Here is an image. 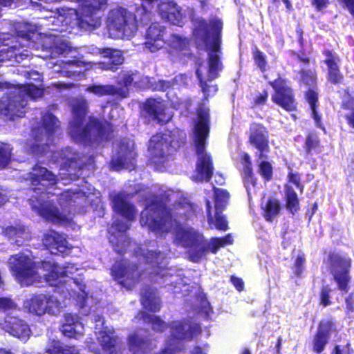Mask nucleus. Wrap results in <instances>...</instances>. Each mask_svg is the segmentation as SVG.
<instances>
[{
	"instance_id": "nucleus-1",
	"label": "nucleus",
	"mask_w": 354,
	"mask_h": 354,
	"mask_svg": "<svg viewBox=\"0 0 354 354\" xmlns=\"http://www.w3.org/2000/svg\"><path fill=\"white\" fill-rule=\"evenodd\" d=\"M178 195L172 190H167L155 196L152 202L141 212V225L147 226L149 230L160 234L167 233L176 225L174 243L178 246L189 248V258L194 263L200 262L209 252L216 254L220 248L232 243L230 234L207 241L203 234L193 227L178 226V218L192 219L201 211L196 205L186 198H179L174 209L167 207L166 202L176 199Z\"/></svg>"
},
{
	"instance_id": "nucleus-2",
	"label": "nucleus",
	"mask_w": 354,
	"mask_h": 354,
	"mask_svg": "<svg viewBox=\"0 0 354 354\" xmlns=\"http://www.w3.org/2000/svg\"><path fill=\"white\" fill-rule=\"evenodd\" d=\"M9 267L22 286L43 287L48 284L64 298L73 297L80 306L86 305V286L72 275L77 268L71 263L60 266L50 261L32 263L28 254L19 253L9 259Z\"/></svg>"
},
{
	"instance_id": "nucleus-3",
	"label": "nucleus",
	"mask_w": 354,
	"mask_h": 354,
	"mask_svg": "<svg viewBox=\"0 0 354 354\" xmlns=\"http://www.w3.org/2000/svg\"><path fill=\"white\" fill-rule=\"evenodd\" d=\"M34 194L28 200L32 209L47 220L70 223L71 207L75 205V194L67 190L61 192L53 188L57 177L46 168L38 165L28 174Z\"/></svg>"
},
{
	"instance_id": "nucleus-4",
	"label": "nucleus",
	"mask_w": 354,
	"mask_h": 354,
	"mask_svg": "<svg viewBox=\"0 0 354 354\" xmlns=\"http://www.w3.org/2000/svg\"><path fill=\"white\" fill-rule=\"evenodd\" d=\"M193 21L196 42L203 45L209 51L207 62L198 64L196 70L200 87L207 97L216 93L217 86L212 84V81L219 76L223 68L221 61L223 23L217 19H211L209 23L202 18H196Z\"/></svg>"
},
{
	"instance_id": "nucleus-5",
	"label": "nucleus",
	"mask_w": 354,
	"mask_h": 354,
	"mask_svg": "<svg viewBox=\"0 0 354 354\" xmlns=\"http://www.w3.org/2000/svg\"><path fill=\"white\" fill-rule=\"evenodd\" d=\"M169 250L166 249L155 250L138 248L136 251L139 261L149 265L146 268H142L127 260L116 262L112 267L111 274L118 282L127 289L132 287L139 281L149 275L151 281H158V277L164 279L163 282L180 285L177 276L165 270L167 266V255Z\"/></svg>"
},
{
	"instance_id": "nucleus-6",
	"label": "nucleus",
	"mask_w": 354,
	"mask_h": 354,
	"mask_svg": "<svg viewBox=\"0 0 354 354\" xmlns=\"http://www.w3.org/2000/svg\"><path fill=\"white\" fill-rule=\"evenodd\" d=\"M71 105L73 118L68 133L75 142L100 146L111 139L114 130L113 125L106 121L89 118L86 124L82 127L88 106L85 98L76 97L71 101Z\"/></svg>"
},
{
	"instance_id": "nucleus-7",
	"label": "nucleus",
	"mask_w": 354,
	"mask_h": 354,
	"mask_svg": "<svg viewBox=\"0 0 354 354\" xmlns=\"http://www.w3.org/2000/svg\"><path fill=\"white\" fill-rule=\"evenodd\" d=\"M197 116L193 129L192 140L198 160L196 174L192 178L196 182L209 181L214 170L212 158L205 151L210 126L209 108L201 104L197 109Z\"/></svg>"
},
{
	"instance_id": "nucleus-8",
	"label": "nucleus",
	"mask_w": 354,
	"mask_h": 354,
	"mask_svg": "<svg viewBox=\"0 0 354 354\" xmlns=\"http://www.w3.org/2000/svg\"><path fill=\"white\" fill-rule=\"evenodd\" d=\"M6 51L5 48L0 53ZM3 55H0V66L3 62ZM7 88L6 97H3L0 104V113L9 120L15 117L22 118L26 112V106L29 99L36 100L43 95V91L32 83L10 86L6 82H0V90Z\"/></svg>"
},
{
	"instance_id": "nucleus-9",
	"label": "nucleus",
	"mask_w": 354,
	"mask_h": 354,
	"mask_svg": "<svg viewBox=\"0 0 354 354\" xmlns=\"http://www.w3.org/2000/svg\"><path fill=\"white\" fill-rule=\"evenodd\" d=\"M113 208L115 212L126 218L116 220L109 230V242L113 250L118 254H123L131 245L126 231L129 228V221L135 216V207L129 203L122 194L111 196Z\"/></svg>"
},
{
	"instance_id": "nucleus-10",
	"label": "nucleus",
	"mask_w": 354,
	"mask_h": 354,
	"mask_svg": "<svg viewBox=\"0 0 354 354\" xmlns=\"http://www.w3.org/2000/svg\"><path fill=\"white\" fill-rule=\"evenodd\" d=\"M184 131L175 129L153 136L149 142V151L155 163L164 164L168 156L185 143Z\"/></svg>"
},
{
	"instance_id": "nucleus-11",
	"label": "nucleus",
	"mask_w": 354,
	"mask_h": 354,
	"mask_svg": "<svg viewBox=\"0 0 354 354\" xmlns=\"http://www.w3.org/2000/svg\"><path fill=\"white\" fill-rule=\"evenodd\" d=\"M94 321L95 333L101 348H98L94 342L87 341L88 348L95 354H122L123 349L122 340L114 335L113 329L104 326V318L99 315L94 316Z\"/></svg>"
},
{
	"instance_id": "nucleus-12",
	"label": "nucleus",
	"mask_w": 354,
	"mask_h": 354,
	"mask_svg": "<svg viewBox=\"0 0 354 354\" xmlns=\"http://www.w3.org/2000/svg\"><path fill=\"white\" fill-rule=\"evenodd\" d=\"M41 120L42 126L32 130L35 142L29 150L36 155H43L47 152V148L54 142V136L59 125L57 118L48 111L42 115Z\"/></svg>"
},
{
	"instance_id": "nucleus-13",
	"label": "nucleus",
	"mask_w": 354,
	"mask_h": 354,
	"mask_svg": "<svg viewBox=\"0 0 354 354\" xmlns=\"http://www.w3.org/2000/svg\"><path fill=\"white\" fill-rule=\"evenodd\" d=\"M60 157L64 160L65 166L68 167L66 173H63L62 175L68 176V178L62 177V179L68 183L67 180L74 181L77 180L81 176L83 175V169L85 167L88 169H93L94 160L91 156L86 161V158L80 156L72 147H68L62 149L60 153Z\"/></svg>"
},
{
	"instance_id": "nucleus-14",
	"label": "nucleus",
	"mask_w": 354,
	"mask_h": 354,
	"mask_svg": "<svg viewBox=\"0 0 354 354\" xmlns=\"http://www.w3.org/2000/svg\"><path fill=\"white\" fill-rule=\"evenodd\" d=\"M109 27L110 30L115 31V37L129 39L136 32L133 13L122 8L112 10L109 16Z\"/></svg>"
},
{
	"instance_id": "nucleus-15",
	"label": "nucleus",
	"mask_w": 354,
	"mask_h": 354,
	"mask_svg": "<svg viewBox=\"0 0 354 354\" xmlns=\"http://www.w3.org/2000/svg\"><path fill=\"white\" fill-rule=\"evenodd\" d=\"M24 307L30 313L39 316L45 313L55 315L60 312L61 304L54 296L40 294L33 295L26 299Z\"/></svg>"
},
{
	"instance_id": "nucleus-16",
	"label": "nucleus",
	"mask_w": 354,
	"mask_h": 354,
	"mask_svg": "<svg viewBox=\"0 0 354 354\" xmlns=\"http://www.w3.org/2000/svg\"><path fill=\"white\" fill-rule=\"evenodd\" d=\"M115 153L111 159V167L116 171L122 169L132 170L135 167L136 153L134 142L129 139H122L115 144Z\"/></svg>"
},
{
	"instance_id": "nucleus-17",
	"label": "nucleus",
	"mask_w": 354,
	"mask_h": 354,
	"mask_svg": "<svg viewBox=\"0 0 354 354\" xmlns=\"http://www.w3.org/2000/svg\"><path fill=\"white\" fill-rule=\"evenodd\" d=\"M329 258L330 273L337 282L339 289L346 292L350 279L348 272L351 267V259L335 253L330 254Z\"/></svg>"
},
{
	"instance_id": "nucleus-18",
	"label": "nucleus",
	"mask_w": 354,
	"mask_h": 354,
	"mask_svg": "<svg viewBox=\"0 0 354 354\" xmlns=\"http://www.w3.org/2000/svg\"><path fill=\"white\" fill-rule=\"evenodd\" d=\"M274 89L272 100L281 107L288 111H293L296 108V103L292 89L286 82L281 78L270 82Z\"/></svg>"
},
{
	"instance_id": "nucleus-19",
	"label": "nucleus",
	"mask_w": 354,
	"mask_h": 354,
	"mask_svg": "<svg viewBox=\"0 0 354 354\" xmlns=\"http://www.w3.org/2000/svg\"><path fill=\"white\" fill-rule=\"evenodd\" d=\"M86 49L91 54L102 55L104 60L99 64L104 70L115 71L124 62L122 53L120 50L111 48H100L95 46L87 47Z\"/></svg>"
},
{
	"instance_id": "nucleus-20",
	"label": "nucleus",
	"mask_w": 354,
	"mask_h": 354,
	"mask_svg": "<svg viewBox=\"0 0 354 354\" xmlns=\"http://www.w3.org/2000/svg\"><path fill=\"white\" fill-rule=\"evenodd\" d=\"M1 326L6 332L23 342H26L30 335L28 325L24 320L15 316L7 315L1 323Z\"/></svg>"
},
{
	"instance_id": "nucleus-21",
	"label": "nucleus",
	"mask_w": 354,
	"mask_h": 354,
	"mask_svg": "<svg viewBox=\"0 0 354 354\" xmlns=\"http://www.w3.org/2000/svg\"><path fill=\"white\" fill-rule=\"evenodd\" d=\"M43 244L52 254L68 255L71 250L66 238L55 231H50L44 235Z\"/></svg>"
},
{
	"instance_id": "nucleus-22",
	"label": "nucleus",
	"mask_w": 354,
	"mask_h": 354,
	"mask_svg": "<svg viewBox=\"0 0 354 354\" xmlns=\"http://www.w3.org/2000/svg\"><path fill=\"white\" fill-rule=\"evenodd\" d=\"M128 346L133 354H145L152 350L155 344L147 331L139 330L129 335Z\"/></svg>"
},
{
	"instance_id": "nucleus-23",
	"label": "nucleus",
	"mask_w": 354,
	"mask_h": 354,
	"mask_svg": "<svg viewBox=\"0 0 354 354\" xmlns=\"http://www.w3.org/2000/svg\"><path fill=\"white\" fill-rule=\"evenodd\" d=\"M165 28L158 23H152L146 31L145 48L151 53L161 49L165 44Z\"/></svg>"
},
{
	"instance_id": "nucleus-24",
	"label": "nucleus",
	"mask_w": 354,
	"mask_h": 354,
	"mask_svg": "<svg viewBox=\"0 0 354 354\" xmlns=\"http://www.w3.org/2000/svg\"><path fill=\"white\" fill-rule=\"evenodd\" d=\"M324 62L328 68V80L332 84H341L344 80V75L339 70L340 58L338 55L330 50H324Z\"/></svg>"
},
{
	"instance_id": "nucleus-25",
	"label": "nucleus",
	"mask_w": 354,
	"mask_h": 354,
	"mask_svg": "<svg viewBox=\"0 0 354 354\" xmlns=\"http://www.w3.org/2000/svg\"><path fill=\"white\" fill-rule=\"evenodd\" d=\"M145 110L153 120L162 124L169 121L172 117L167 112L165 102L160 100L148 99L145 104Z\"/></svg>"
},
{
	"instance_id": "nucleus-26",
	"label": "nucleus",
	"mask_w": 354,
	"mask_h": 354,
	"mask_svg": "<svg viewBox=\"0 0 354 354\" xmlns=\"http://www.w3.org/2000/svg\"><path fill=\"white\" fill-rule=\"evenodd\" d=\"M249 139L250 144L259 151V158H262L263 152L268 148V132L266 129L261 124H252L250 127Z\"/></svg>"
},
{
	"instance_id": "nucleus-27",
	"label": "nucleus",
	"mask_w": 354,
	"mask_h": 354,
	"mask_svg": "<svg viewBox=\"0 0 354 354\" xmlns=\"http://www.w3.org/2000/svg\"><path fill=\"white\" fill-rule=\"evenodd\" d=\"M158 12L163 20L169 23L181 26L183 19V15L181 8L174 2H163L158 5Z\"/></svg>"
},
{
	"instance_id": "nucleus-28",
	"label": "nucleus",
	"mask_w": 354,
	"mask_h": 354,
	"mask_svg": "<svg viewBox=\"0 0 354 354\" xmlns=\"http://www.w3.org/2000/svg\"><path fill=\"white\" fill-rule=\"evenodd\" d=\"M56 71L61 73L64 77H66L74 80H81L84 77L85 66L82 62L73 60L64 62L59 70Z\"/></svg>"
},
{
	"instance_id": "nucleus-29",
	"label": "nucleus",
	"mask_w": 354,
	"mask_h": 354,
	"mask_svg": "<svg viewBox=\"0 0 354 354\" xmlns=\"http://www.w3.org/2000/svg\"><path fill=\"white\" fill-rule=\"evenodd\" d=\"M50 35H54V37H47L44 40V48L51 49L52 53L56 55H64L71 51V46L67 39L56 34H50Z\"/></svg>"
},
{
	"instance_id": "nucleus-30",
	"label": "nucleus",
	"mask_w": 354,
	"mask_h": 354,
	"mask_svg": "<svg viewBox=\"0 0 354 354\" xmlns=\"http://www.w3.org/2000/svg\"><path fill=\"white\" fill-rule=\"evenodd\" d=\"M333 327V323L328 320H323L320 322L317 333L314 339V351L321 353L329 339V333Z\"/></svg>"
},
{
	"instance_id": "nucleus-31",
	"label": "nucleus",
	"mask_w": 354,
	"mask_h": 354,
	"mask_svg": "<svg viewBox=\"0 0 354 354\" xmlns=\"http://www.w3.org/2000/svg\"><path fill=\"white\" fill-rule=\"evenodd\" d=\"M141 301L144 308L151 312L159 311L161 308V302L156 290L151 287H146L142 290Z\"/></svg>"
},
{
	"instance_id": "nucleus-32",
	"label": "nucleus",
	"mask_w": 354,
	"mask_h": 354,
	"mask_svg": "<svg viewBox=\"0 0 354 354\" xmlns=\"http://www.w3.org/2000/svg\"><path fill=\"white\" fill-rule=\"evenodd\" d=\"M3 233L18 246L24 245L30 239V233L24 226H8L3 230Z\"/></svg>"
},
{
	"instance_id": "nucleus-33",
	"label": "nucleus",
	"mask_w": 354,
	"mask_h": 354,
	"mask_svg": "<svg viewBox=\"0 0 354 354\" xmlns=\"http://www.w3.org/2000/svg\"><path fill=\"white\" fill-rule=\"evenodd\" d=\"M135 19L136 31L137 30L138 24L145 26L150 23L153 17L151 9L145 6H139L136 8L135 12L133 13Z\"/></svg>"
},
{
	"instance_id": "nucleus-34",
	"label": "nucleus",
	"mask_w": 354,
	"mask_h": 354,
	"mask_svg": "<svg viewBox=\"0 0 354 354\" xmlns=\"http://www.w3.org/2000/svg\"><path fill=\"white\" fill-rule=\"evenodd\" d=\"M306 98L309 104L312 116L315 120L317 127H321V116L318 114L317 111L318 103V93L313 89L309 88L306 93Z\"/></svg>"
},
{
	"instance_id": "nucleus-35",
	"label": "nucleus",
	"mask_w": 354,
	"mask_h": 354,
	"mask_svg": "<svg viewBox=\"0 0 354 354\" xmlns=\"http://www.w3.org/2000/svg\"><path fill=\"white\" fill-rule=\"evenodd\" d=\"M206 211L207 221L209 224L214 223L215 227L219 230L225 231L227 230V222L225 218L220 214L221 212H215V220H214V218L211 214V205L209 201H206Z\"/></svg>"
},
{
	"instance_id": "nucleus-36",
	"label": "nucleus",
	"mask_w": 354,
	"mask_h": 354,
	"mask_svg": "<svg viewBox=\"0 0 354 354\" xmlns=\"http://www.w3.org/2000/svg\"><path fill=\"white\" fill-rule=\"evenodd\" d=\"M286 209L292 214L297 212L299 209V202L297 194L294 189L290 186H286Z\"/></svg>"
},
{
	"instance_id": "nucleus-37",
	"label": "nucleus",
	"mask_w": 354,
	"mask_h": 354,
	"mask_svg": "<svg viewBox=\"0 0 354 354\" xmlns=\"http://www.w3.org/2000/svg\"><path fill=\"white\" fill-rule=\"evenodd\" d=\"M139 316L140 319H142L145 323L151 324L152 329L155 331L162 332L167 327V324L164 321L154 315L143 312Z\"/></svg>"
},
{
	"instance_id": "nucleus-38",
	"label": "nucleus",
	"mask_w": 354,
	"mask_h": 354,
	"mask_svg": "<svg viewBox=\"0 0 354 354\" xmlns=\"http://www.w3.org/2000/svg\"><path fill=\"white\" fill-rule=\"evenodd\" d=\"M165 44H167L171 48L177 51H181L185 49L188 45L187 39L178 34L171 33L165 39Z\"/></svg>"
},
{
	"instance_id": "nucleus-39",
	"label": "nucleus",
	"mask_w": 354,
	"mask_h": 354,
	"mask_svg": "<svg viewBox=\"0 0 354 354\" xmlns=\"http://www.w3.org/2000/svg\"><path fill=\"white\" fill-rule=\"evenodd\" d=\"M86 91L93 93L97 96L102 97L108 95L117 93V88L112 85L92 84L86 87Z\"/></svg>"
},
{
	"instance_id": "nucleus-40",
	"label": "nucleus",
	"mask_w": 354,
	"mask_h": 354,
	"mask_svg": "<svg viewBox=\"0 0 354 354\" xmlns=\"http://www.w3.org/2000/svg\"><path fill=\"white\" fill-rule=\"evenodd\" d=\"M229 193L222 189H214V211L222 212L227 205Z\"/></svg>"
},
{
	"instance_id": "nucleus-41",
	"label": "nucleus",
	"mask_w": 354,
	"mask_h": 354,
	"mask_svg": "<svg viewBox=\"0 0 354 354\" xmlns=\"http://www.w3.org/2000/svg\"><path fill=\"white\" fill-rule=\"evenodd\" d=\"M264 217L268 221H272L278 215L280 210V203L278 200L270 198L264 207Z\"/></svg>"
},
{
	"instance_id": "nucleus-42",
	"label": "nucleus",
	"mask_w": 354,
	"mask_h": 354,
	"mask_svg": "<svg viewBox=\"0 0 354 354\" xmlns=\"http://www.w3.org/2000/svg\"><path fill=\"white\" fill-rule=\"evenodd\" d=\"M62 333L69 338H79L84 333V325L82 323H76L75 325L63 324Z\"/></svg>"
},
{
	"instance_id": "nucleus-43",
	"label": "nucleus",
	"mask_w": 354,
	"mask_h": 354,
	"mask_svg": "<svg viewBox=\"0 0 354 354\" xmlns=\"http://www.w3.org/2000/svg\"><path fill=\"white\" fill-rule=\"evenodd\" d=\"M12 148L10 145L2 143L0 145V169H4L11 159Z\"/></svg>"
},
{
	"instance_id": "nucleus-44",
	"label": "nucleus",
	"mask_w": 354,
	"mask_h": 354,
	"mask_svg": "<svg viewBox=\"0 0 354 354\" xmlns=\"http://www.w3.org/2000/svg\"><path fill=\"white\" fill-rule=\"evenodd\" d=\"M319 145L318 138L316 135L308 134L306 137L304 149L307 154L315 151Z\"/></svg>"
},
{
	"instance_id": "nucleus-45",
	"label": "nucleus",
	"mask_w": 354,
	"mask_h": 354,
	"mask_svg": "<svg viewBox=\"0 0 354 354\" xmlns=\"http://www.w3.org/2000/svg\"><path fill=\"white\" fill-rule=\"evenodd\" d=\"M316 75L314 71L302 70L300 72V80L306 85L313 86L316 82Z\"/></svg>"
},
{
	"instance_id": "nucleus-46",
	"label": "nucleus",
	"mask_w": 354,
	"mask_h": 354,
	"mask_svg": "<svg viewBox=\"0 0 354 354\" xmlns=\"http://www.w3.org/2000/svg\"><path fill=\"white\" fill-rule=\"evenodd\" d=\"M253 57L257 66L259 68L262 73H264L266 71V68L267 65V62L264 54L261 51L256 48L255 50L253 52Z\"/></svg>"
},
{
	"instance_id": "nucleus-47",
	"label": "nucleus",
	"mask_w": 354,
	"mask_h": 354,
	"mask_svg": "<svg viewBox=\"0 0 354 354\" xmlns=\"http://www.w3.org/2000/svg\"><path fill=\"white\" fill-rule=\"evenodd\" d=\"M62 348L63 346L59 341L50 339L46 347V353L48 354H63L62 353Z\"/></svg>"
},
{
	"instance_id": "nucleus-48",
	"label": "nucleus",
	"mask_w": 354,
	"mask_h": 354,
	"mask_svg": "<svg viewBox=\"0 0 354 354\" xmlns=\"http://www.w3.org/2000/svg\"><path fill=\"white\" fill-rule=\"evenodd\" d=\"M259 173L266 180H270L272 176L271 165L266 161H262L259 165Z\"/></svg>"
},
{
	"instance_id": "nucleus-49",
	"label": "nucleus",
	"mask_w": 354,
	"mask_h": 354,
	"mask_svg": "<svg viewBox=\"0 0 354 354\" xmlns=\"http://www.w3.org/2000/svg\"><path fill=\"white\" fill-rule=\"evenodd\" d=\"M243 183L248 192V198L250 200L252 194L256 192L257 180L254 176H249L243 178Z\"/></svg>"
},
{
	"instance_id": "nucleus-50",
	"label": "nucleus",
	"mask_w": 354,
	"mask_h": 354,
	"mask_svg": "<svg viewBox=\"0 0 354 354\" xmlns=\"http://www.w3.org/2000/svg\"><path fill=\"white\" fill-rule=\"evenodd\" d=\"M305 258L304 255H299L294 264L295 273L299 277L302 274L304 269Z\"/></svg>"
},
{
	"instance_id": "nucleus-51",
	"label": "nucleus",
	"mask_w": 354,
	"mask_h": 354,
	"mask_svg": "<svg viewBox=\"0 0 354 354\" xmlns=\"http://www.w3.org/2000/svg\"><path fill=\"white\" fill-rule=\"evenodd\" d=\"M135 77L133 74L129 73H122L119 78L118 82L126 87L129 86L134 81Z\"/></svg>"
},
{
	"instance_id": "nucleus-52",
	"label": "nucleus",
	"mask_w": 354,
	"mask_h": 354,
	"mask_svg": "<svg viewBox=\"0 0 354 354\" xmlns=\"http://www.w3.org/2000/svg\"><path fill=\"white\" fill-rule=\"evenodd\" d=\"M311 4L317 11H322L328 7L329 0H311Z\"/></svg>"
},
{
	"instance_id": "nucleus-53",
	"label": "nucleus",
	"mask_w": 354,
	"mask_h": 354,
	"mask_svg": "<svg viewBox=\"0 0 354 354\" xmlns=\"http://www.w3.org/2000/svg\"><path fill=\"white\" fill-rule=\"evenodd\" d=\"M14 302L8 298H0V310H7L15 308Z\"/></svg>"
},
{
	"instance_id": "nucleus-54",
	"label": "nucleus",
	"mask_w": 354,
	"mask_h": 354,
	"mask_svg": "<svg viewBox=\"0 0 354 354\" xmlns=\"http://www.w3.org/2000/svg\"><path fill=\"white\" fill-rule=\"evenodd\" d=\"M330 289L328 286L323 287L321 292V303L326 306L330 304L329 292Z\"/></svg>"
},
{
	"instance_id": "nucleus-55",
	"label": "nucleus",
	"mask_w": 354,
	"mask_h": 354,
	"mask_svg": "<svg viewBox=\"0 0 354 354\" xmlns=\"http://www.w3.org/2000/svg\"><path fill=\"white\" fill-rule=\"evenodd\" d=\"M24 76L26 79L33 80L37 82H41V75L40 73L35 71H24Z\"/></svg>"
},
{
	"instance_id": "nucleus-56",
	"label": "nucleus",
	"mask_w": 354,
	"mask_h": 354,
	"mask_svg": "<svg viewBox=\"0 0 354 354\" xmlns=\"http://www.w3.org/2000/svg\"><path fill=\"white\" fill-rule=\"evenodd\" d=\"M171 86V83L165 80H158L153 87L156 91H167Z\"/></svg>"
},
{
	"instance_id": "nucleus-57",
	"label": "nucleus",
	"mask_w": 354,
	"mask_h": 354,
	"mask_svg": "<svg viewBox=\"0 0 354 354\" xmlns=\"http://www.w3.org/2000/svg\"><path fill=\"white\" fill-rule=\"evenodd\" d=\"M76 323H80L79 322V318L77 315L68 313L64 315V324L75 325V324Z\"/></svg>"
},
{
	"instance_id": "nucleus-58",
	"label": "nucleus",
	"mask_w": 354,
	"mask_h": 354,
	"mask_svg": "<svg viewBox=\"0 0 354 354\" xmlns=\"http://www.w3.org/2000/svg\"><path fill=\"white\" fill-rule=\"evenodd\" d=\"M230 280H231V282L232 283V284L234 285V286L236 288V289L238 291L241 292L243 290L244 283L241 278H238V277L232 276L231 277Z\"/></svg>"
},
{
	"instance_id": "nucleus-59",
	"label": "nucleus",
	"mask_w": 354,
	"mask_h": 354,
	"mask_svg": "<svg viewBox=\"0 0 354 354\" xmlns=\"http://www.w3.org/2000/svg\"><path fill=\"white\" fill-rule=\"evenodd\" d=\"M346 306L348 312L354 311V299L353 295H351L346 299Z\"/></svg>"
},
{
	"instance_id": "nucleus-60",
	"label": "nucleus",
	"mask_w": 354,
	"mask_h": 354,
	"mask_svg": "<svg viewBox=\"0 0 354 354\" xmlns=\"http://www.w3.org/2000/svg\"><path fill=\"white\" fill-rule=\"evenodd\" d=\"M268 98V93L267 92H264L263 93L260 94L259 96H257L255 99V104L256 105H263Z\"/></svg>"
},
{
	"instance_id": "nucleus-61",
	"label": "nucleus",
	"mask_w": 354,
	"mask_h": 354,
	"mask_svg": "<svg viewBox=\"0 0 354 354\" xmlns=\"http://www.w3.org/2000/svg\"><path fill=\"white\" fill-rule=\"evenodd\" d=\"M62 353L63 354H79V350L75 346H63Z\"/></svg>"
},
{
	"instance_id": "nucleus-62",
	"label": "nucleus",
	"mask_w": 354,
	"mask_h": 354,
	"mask_svg": "<svg viewBox=\"0 0 354 354\" xmlns=\"http://www.w3.org/2000/svg\"><path fill=\"white\" fill-rule=\"evenodd\" d=\"M288 177H289V182L293 183L297 187H299V186H300V178H299V176L297 174L290 173L289 174Z\"/></svg>"
},
{
	"instance_id": "nucleus-63",
	"label": "nucleus",
	"mask_w": 354,
	"mask_h": 354,
	"mask_svg": "<svg viewBox=\"0 0 354 354\" xmlns=\"http://www.w3.org/2000/svg\"><path fill=\"white\" fill-rule=\"evenodd\" d=\"M343 107L346 109L354 110V98L348 97L347 100L343 102Z\"/></svg>"
},
{
	"instance_id": "nucleus-64",
	"label": "nucleus",
	"mask_w": 354,
	"mask_h": 354,
	"mask_svg": "<svg viewBox=\"0 0 354 354\" xmlns=\"http://www.w3.org/2000/svg\"><path fill=\"white\" fill-rule=\"evenodd\" d=\"M346 7L354 17V0H343Z\"/></svg>"
}]
</instances>
